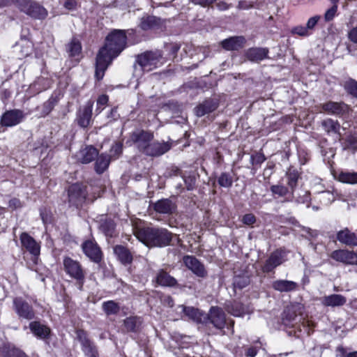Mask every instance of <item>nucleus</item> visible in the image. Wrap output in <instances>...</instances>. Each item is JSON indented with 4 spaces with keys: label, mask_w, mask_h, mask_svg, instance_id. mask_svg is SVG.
I'll use <instances>...</instances> for the list:
<instances>
[{
    "label": "nucleus",
    "mask_w": 357,
    "mask_h": 357,
    "mask_svg": "<svg viewBox=\"0 0 357 357\" xmlns=\"http://www.w3.org/2000/svg\"><path fill=\"white\" fill-rule=\"evenodd\" d=\"M127 36L123 30L115 29L106 38L105 45L96 56L95 76L101 80L112 61L126 48Z\"/></svg>",
    "instance_id": "f257e3e1"
},
{
    "label": "nucleus",
    "mask_w": 357,
    "mask_h": 357,
    "mask_svg": "<svg viewBox=\"0 0 357 357\" xmlns=\"http://www.w3.org/2000/svg\"><path fill=\"white\" fill-rule=\"evenodd\" d=\"M136 237L148 247H165L170 244L172 234L167 229L144 227L135 231Z\"/></svg>",
    "instance_id": "f03ea898"
},
{
    "label": "nucleus",
    "mask_w": 357,
    "mask_h": 357,
    "mask_svg": "<svg viewBox=\"0 0 357 357\" xmlns=\"http://www.w3.org/2000/svg\"><path fill=\"white\" fill-rule=\"evenodd\" d=\"M62 263L66 274L75 280L79 286V289H82L85 282L86 271L81 263L68 256L63 257Z\"/></svg>",
    "instance_id": "7ed1b4c3"
},
{
    "label": "nucleus",
    "mask_w": 357,
    "mask_h": 357,
    "mask_svg": "<svg viewBox=\"0 0 357 357\" xmlns=\"http://www.w3.org/2000/svg\"><path fill=\"white\" fill-rule=\"evenodd\" d=\"M15 6L22 13L32 18L43 20L47 16V10L33 0H15Z\"/></svg>",
    "instance_id": "20e7f679"
},
{
    "label": "nucleus",
    "mask_w": 357,
    "mask_h": 357,
    "mask_svg": "<svg viewBox=\"0 0 357 357\" xmlns=\"http://www.w3.org/2000/svg\"><path fill=\"white\" fill-rule=\"evenodd\" d=\"M161 59L162 54L160 51H150L139 55L137 62L144 72H149L158 68L160 63Z\"/></svg>",
    "instance_id": "39448f33"
},
{
    "label": "nucleus",
    "mask_w": 357,
    "mask_h": 357,
    "mask_svg": "<svg viewBox=\"0 0 357 357\" xmlns=\"http://www.w3.org/2000/svg\"><path fill=\"white\" fill-rule=\"evenodd\" d=\"M153 139V134L151 132L143 130H135L130 135V140L135 144L139 151L144 154Z\"/></svg>",
    "instance_id": "423d86ee"
},
{
    "label": "nucleus",
    "mask_w": 357,
    "mask_h": 357,
    "mask_svg": "<svg viewBox=\"0 0 357 357\" xmlns=\"http://www.w3.org/2000/svg\"><path fill=\"white\" fill-rule=\"evenodd\" d=\"M76 334L84 355L86 357H99L97 347L89 338L86 332L83 330H77Z\"/></svg>",
    "instance_id": "0eeeda50"
},
{
    "label": "nucleus",
    "mask_w": 357,
    "mask_h": 357,
    "mask_svg": "<svg viewBox=\"0 0 357 357\" xmlns=\"http://www.w3.org/2000/svg\"><path fill=\"white\" fill-rule=\"evenodd\" d=\"M86 195L87 192L85 186L79 183L73 184L68 189L69 203L73 206L79 207L85 202Z\"/></svg>",
    "instance_id": "6e6552de"
},
{
    "label": "nucleus",
    "mask_w": 357,
    "mask_h": 357,
    "mask_svg": "<svg viewBox=\"0 0 357 357\" xmlns=\"http://www.w3.org/2000/svg\"><path fill=\"white\" fill-rule=\"evenodd\" d=\"M13 309L20 318L27 320L33 319L35 312L33 307L21 297H16L13 299Z\"/></svg>",
    "instance_id": "1a4fd4ad"
},
{
    "label": "nucleus",
    "mask_w": 357,
    "mask_h": 357,
    "mask_svg": "<svg viewBox=\"0 0 357 357\" xmlns=\"http://www.w3.org/2000/svg\"><path fill=\"white\" fill-rule=\"evenodd\" d=\"M24 118L23 111L20 109H10L5 112L0 120L2 126L13 127L20 123Z\"/></svg>",
    "instance_id": "9d476101"
},
{
    "label": "nucleus",
    "mask_w": 357,
    "mask_h": 357,
    "mask_svg": "<svg viewBox=\"0 0 357 357\" xmlns=\"http://www.w3.org/2000/svg\"><path fill=\"white\" fill-rule=\"evenodd\" d=\"M331 257L336 261L346 265L357 266V252L347 249L336 250L332 252Z\"/></svg>",
    "instance_id": "9b49d317"
},
{
    "label": "nucleus",
    "mask_w": 357,
    "mask_h": 357,
    "mask_svg": "<svg viewBox=\"0 0 357 357\" xmlns=\"http://www.w3.org/2000/svg\"><path fill=\"white\" fill-rule=\"evenodd\" d=\"M82 248L86 256L91 261L96 263H98L101 261L102 252L94 241H85L82 245Z\"/></svg>",
    "instance_id": "f8f14e48"
},
{
    "label": "nucleus",
    "mask_w": 357,
    "mask_h": 357,
    "mask_svg": "<svg viewBox=\"0 0 357 357\" xmlns=\"http://www.w3.org/2000/svg\"><path fill=\"white\" fill-rule=\"evenodd\" d=\"M183 261L185 266L197 276L205 278L207 275V271L204 266L195 257L191 255L184 256Z\"/></svg>",
    "instance_id": "ddd939ff"
},
{
    "label": "nucleus",
    "mask_w": 357,
    "mask_h": 357,
    "mask_svg": "<svg viewBox=\"0 0 357 357\" xmlns=\"http://www.w3.org/2000/svg\"><path fill=\"white\" fill-rule=\"evenodd\" d=\"M22 245L24 248L31 255H32L36 259L40 255V245L36 241L31 237L28 233L23 232L20 236Z\"/></svg>",
    "instance_id": "4468645a"
},
{
    "label": "nucleus",
    "mask_w": 357,
    "mask_h": 357,
    "mask_svg": "<svg viewBox=\"0 0 357 357\" xmlns=\"http://www.w3.org/2000/svg\"><path fill=\"white\" fill-rule=\"evenodd\" d=\"M285 252L282 250H276L273 252L263 266V271L266 273L271 272L277 266L282 264L285 261Z\"/></svg>",
    "instance_id": "2eb2a0df"
},
{
    "label": "nucleus",
    "mask_w": 357,
    "mask_h": 357,
    "mask_svg": "<svg viewBox=\"0 0 357 357\" xmlns=\"http://www.w3.org/2000/svg\"><path fill=\"white\" fill-rule=\"evenodd\" d=\"M321 109L326 113L342 115L349 112V106L344 102L329 101L321 105Z\"/></svg>",
    "instance_id": "dca6fc26"
},
{
    "label": "nucleus",
    "mask_w": 357,
    "mask_h": 357,
    "mask_svg": "<svg viewBox=\"0 0 357 357\" xmlns=\"http://www.w3.org/2000/svg\"><path fill=\"white\" fill-rule=\"evenodd\" d=\"M98 155V152L96 148L86 146L76 153V158L80 162L87 164L93 161Z\"/></svg>",
    "instance_id": "f3484780"
},
{
    "label": "nucleus",
    "mask_w": 357,
    "mask_h": 357,
    "mask_svg": "<svg viewBox=\"0 0 357 357\" xmlns=\"http://www.w3.org/2000/svg\"><path fill=\"white\" fill-rule=\"evenodd\" d=\"M208 319L215 328L222 329L225 327L226 322L225 314L220 308L212 307L210 310Z\"/></svg>",
    "instance_id": "a211bd4d"
},
{
    "label": "nucleus",
    "mask_w": 357,
    "mask_h": 357,
    "mask_svg": "<svg viewBox=\"0 0 357 357\" xmlns=\"http://www.w3.org/2000/svg\"><path fill=\"white\" fill-rule=\"evenodd\" d=\"M153 208L157 213L170 215L175 212L176 205L169 199H162L154 204Z\"/></svg>",
    "instance_id": "6ab92c4d"
},
{
    "label": "nucleus",
    "mask_w": 357,
    "mask_h": 357,
    "mask_svg": "<svg viewBox=\"0 0 357 357\" xmlns=\"http://www.w3.org/2000/svg\"><path fill=\"white\" fill-rule=\"evenodd\" d=\"M171 149V144L168 142H151L146 150V155L150 156H160Z\"/></svg>",
    "instance_id": "aec40b11"
},
{
    "label": "nucleus",
    "mask_w": 357,
    "mask_h": 357,
    "mask_svg": "<svg viewBox=\"0 0 357 357\" xmlns=\"http://www.w3.org/2000/svg\"><path fill=\"white\" fill-rule=\"evenodd\" d=\"M29 328L37 338L41 340L47 339L51 333V329L40 321H31L29 325Z\"/></svg>",
    "instance_id": "412c9836"
},
{
    "label": "nucleus",
    "mask_w": 357,
    "mask_h": 357,
    "mask_svg": "<svg viewBox=\"0 0 357 357\" xmlns=\"http://www.w3.org/2000/svg\"><path fill=\"white\" fill-rule=\"evenodd\" d=\"M93 109V102L89 101L77 115V123L82 128L89 126Z\"/></svg>",
    "instance_id": "4be33fe9"
},
{
    "label": "nucleus",
    "mask_w": 357,
    "mask_h": 357,
    "mask_svg": "<svg viewBox=\"0 0 357 357\" xmlns=\"http://www.w3.org/2000/svg\"><path fill=\"white\" fill-rule=\"evenodd\" d=\"M337 239L339 242L348 246H357V234L348 228H344L337 233Z\"/></svg>",
    "instance_id": "5701e85b"
},
{
    "label": "nucleus",
    "mask_w": 357,
    "mask_h": 357,
    "mask_svg": "<svg viewBox=\"0 0 357 357\" xmlns=\"http://www.w3.org/2000/svg\"><path fill=\"white\" fill-rule=\"evenodd\" d=\"M321 127L328 135H336L339 139H341V126L337 120L326 119L321 121Z\"/></svg>",
    "instance_id": "b1692460"
},
{
    "label": "nucleus",
    "mask_w": 357,
    "mask_h": 357,
    "mask_svg": "<svg viewBox=\"0 0 357 357\" xmlns=\"http://www.w3.org/2000/svg\"><path fill=\"white\" fill-rule=\"evenodd\" d=\"M268 52L266 47H252L246 51L245 56L251 61L259 62L268 58Z\"/></svg>",
    "instance_id": "393cba45"
},
{
    "label": "nucleus",
    "mask_w": 357,
    "mask_h": 357,
    "mask_svg": "<svg viewBox=\"0 0 357 357\" xmlns=\"http://www.w3.org/2000/svg\"><path fill=\"white\" fill-rule=\"evenodd\" d=\"M245 43L243 36H234L222 41V47L229 51L238 50L242 48Z\"/></svg>",
    "instance_id": "a878e982"
},
{
    "label": "nucleus",
    "mask_w": 357,
    "mask_h": 357,
    "mask_svg": "<svg viewBox=\"0 0 357 357\" xmlns=\"http://www.w3.org/2000/svg\"><path fill=\"white\" fill-rule=\"evenodd\" d=\"M321 302L326 307H340L346 303L347 298L340 294H331L321 298Z\"/></svg>",
    "instance_id": "bb28decb"
},
{
    "label": "nucleus",
    "mask_w": 357,
    "mask_h": 357,
    "mask_svg": "<svg viewBox=\"0 0 357 357\" xmlns=\"http://www.w3.org/2000/svg\"><path fill=\"white\" fill-rule=\"evenodd\" d=\"M155 282L158 284L164 287H175L177 284L176 280L162 269L157 273Z\"/></svg>",
    "instance_id": "cd10ccee"
},
{
    "label": "nucleus",
    "mask_w": 357,
    "mask_h": 357,
    "mask_svg": "<svg viewBox=\"0 0 357 357\" xmlns=\"http://www.w3.org/2000/svg\"><path fill=\"white\" fill-rule=\"evenodd\" d=\"M298 284L290 280H279L273 283V288L280 292L292 291L296 290Z\"/></svg>",
    "instance_id": "c85d7f7f"
},
{
    "label": "nucleus",
    "mask_w": 357,
    "mask_h": 357,
    "mask_svg": "<svg viewBox=\"0 0 357 357\" xmlns=\"http://www.w3.org/2000/svg\"><path fill=\"white\" fill-rule=\"evenodd\" d=\"M218 107V104L213 100H206L195 108V113L197 116H203L209 114Z\"/></svg>",
    "instance_id": "c756f323"
},
{
    "label": "nucleus",
    "mask_w": 357,
    "mask_h": 357,
    "mask_svg": "<svg viewBox=\"0 0 357 357\" xmlns=\"http://www.w3.org/2000/svg\"><path fill=\"white\" fill-rule=\"evenodd\" d=\"M114 252L119 261L123 264H129L132 261V256L130 251L123 245H116Z\"/></svg>",
    "instance_id": "7c9ffc66"
},
{
    "label": "nucleus",
    "mask_w": 357,
    "mask_h": 357,
    "mask_svg": "<svg viewBox=\"0 0 357 357\" xmlns=\"http://www.w3.org/2000/svg\"><path fill=\"white\" fill-rule=\"evenodd\" d=\"M160 24V19L155 16H145L142 17L139 26L146 31L158 27Z\"/></svg>",
    "instance_id": "2f4dec72"
},
{
    "label": "nucleus",
    "mask_w": 357,
    "mask_h": 357,
    "mask_svg": "<svg viewBox=\"0 0 357 357\" xmlns=\"http://www.w3.org/2000/svg\"><path fill=\"white\" fill-rule=\"evenodd\" d=\"M2 357H29L23 351L14 346H5L1 351Z\"/></svg>",
    "instance_id": "473e14b6"
},
{
    "label": "nucleus",
    "mask_w": 357,
    "mask_h": 357,
    "mask_svg": "<svg viewBox=\"0 0 357 357\" xmlns=\"http://www.w3.org/2000/svg\"><path fill=\"white\" fill-rule=\"evenodd\" d=\"M226 309L229 313L236 317H241L245 313L243 305L236 301L227 303Z\"/></svg>",
    "instance_id": "72a5a7b5"
},
{
    "label": "nucleus",
    "mask_w": 357,
    "mask_h": 357,
    "mask_svg": "<svg viewBox=\"0 0 357 357\" xmlns=\"http://www.w3.org/2000/svg\"><path fill=\"white\" fill-rule=\"evenodd\" d=\"M296 202L298 204H308L310 201V194L307 190L298 189L291 192Z\"/></svg>",
    "instance_id": "f704fd0d"
},
{
    "label": "nucleus",
    "mask_w": 357,
    "mask_h": 357,
    "mask_svg": "<svg viewBox=\"0 0 357 357\" xmlns=\"http://www.w3.org/2000/svg\"><path fill=\"white\" fill-rule=\"evenodd\" d=\"M110 159L109 155L106 154L99 155L95 164L96 172L102 174L108 167Z\"/></svg>",
    "instance_id": "c9c22d12"
},
{
    "label": "nucleus",
    "mask_w": 357,
    "mask_h": 357,
    "mask_svg": "<svg viewBox=\"0 0 357 357\" xmlns=\"http://www.w3.org/2000/svg\"><path fill=\"white\" fill-rule=\"evenodd\" d=\"M337 178L342 183L357 184V172H341L339 173Z\"/></svg>",
    "instance_id": "e433bc0d"
},
{
    "label": "nucleus",
    "mask_w": 357,
    "mask_h": 357,
    "mask_svg": "<svg viewBox=\"0 0 357 357\" xmlns=\"http://www.w3.org/2000/svg\"><path fill=\"white\" fill-rule=\"evenodd\" d=\"M296 318V311L292 307H287L283 312L282 321L287 326H294V322H295Z\"/></svg>",
    "instance_id": "4c0bfd02"
},
{
    "label": "nucleus",
    "mask_w": 357,
    "mask_h": 357,
    "mask_svg": "<svg viewBox=\"0 0 357 357\" xmlns=\"http://www.w3.org/2000/svg\"><path fill=\"white\" fill-rule=\"evenodd\" d=\"M100 229L106 236L112 237L115 232V223L112 220H106L101 222Z\"/></svg>",
    "instance_id": "58836bf2"
},
{
    "label": "nucleus",
    "mask_w": 357,
    "mask_h": 357,
    "mask_svg": "<svg viewBox=\"0 0 357 357\" xmlns=\"http://www.w3.org/2000/svg\"><path fill=\"white\" fill-rule=\"evenodd\" d=\"M181 307L182 308V311L183 312L184 314L189 319L195 321H200L202 314L198 309H196L193 307H186L184 305H181Z\"/></svg>",
    "instance_id": "ea45409f"
},
{
    "label": "nucleus",
    "mask_w": 357,
    "mask_h": 357,
    "mask_svg": "<svg viewBox=\"0 0 357 357\" xmlns=\"http://www.w3.org/2000/svg\"><path fill=\"white\" fill-rule=\"evenodd\" d=\"M102 307L107 315L116 314L120 310V306L114 301L104 302Z\"/></svg>",
    "instance_id": "a19ab883"
},
{
    "label": "nucleus",
    "mask_w": 357,
    "mask_h": 357,
    "mask_svg": "<svg viewBox=\"0 0 357 357\" xmlns=\"http://www.w3.org/2000/svg\"><path fill=\"white\" fill-rule=\"evenodd\" d=\"M67 50L69 53L70 56H75L79 55L82 51V45L79 41L75 38L68 43L67 46Z\"/></svg>",
    "instance_id": "79ce46f5"
},
{
    "label": "nucleus",
    "mask_w": 357,
    "mask_h": 357,
    "mask_svg": "<svg viewBox=\"0 0 357 357\" xmlns=\"http://www.w3.org/2000/svg\"><path fill=\"white\" fill-rule=\"evenodd\" d=\"M140 324L139 318L130 317L124 320V326L128 332L137 331Z\"/></svg>",
    "instance_id": "37998d69"
},
{
    "label": "nucleus",
    "mask_w": 357,
    "mask_h": 357,
    "mask_svg": "<svg viewBox=\"0 0 357 357\" xmlns=\"http://www.w3.org/2000/svg\"><path fill=\"white\" fill-rule=\"evenodd\" d=\"M218 184L223 188H229L233 183V178L229 173L223 172L218 178Z\"/></svg>",
    "instance_id": "c03bdc74"
},
{
    "label": "nucleus",
    "mask_w": 357,
    "mask_h": 357,
    "mask_svg": "<svg viewBox=\"0 0 357 357\" xmlns=\"http://www.w3.org/2000/svg\"><path fill=\"white\" fill-rule=\"evenodd\" d=\"M343 86L347 93L357 98V81L349 79L344 83Z\"/></svg>",
    "instance_id": "a18cd8bd"
},
{
    "label": "nucleus",
    "mask_w": 357,
    "mask_h": 357,
    "mask_svg": "<svg viewBox=\"0 0 357 357\" xmlns=\"http://www.w3.org/2000/svg\"><path fill=\"white\" fill-rule=\"evenodd\" d=\"M271 191L273 195L282 197L287 195L289 190L287 187L281 185H274L271 187Z\"/></svg>",
    "instance_id": "49530a36"
},
{
    "label": "nucleus",
    "mask_w": 357,
    "mask_h": 357,
    "mask_svg": "<svg viewBox=\"0 0 357 357\" xmlns=\"http://www.w3.org/2000/svg\"><path fill=\"white\" fill-rule=\"evenodd\" d=\"M298 179V173L296 170L289 171L287 173V184L291 188L292 191L297 185Z\"/></svg>",
    "instance_id": "de8ad7c7"
},
{
    "label": "nucleus",
    "mask_w": 357,
    "mask_h": 357,
    "mask_svg": "<svg viewBox=\"0 0 357 357\" xmlns=\"http://www.w3.org/2000/svg\"><path fill=\"white\" fill-rule=\"evenodd\" d=\"M123 145L120 142H116L110 149L109 158L116 159L122 153Z\"/></svg>",
    "instance_id": "09e8293b"
},
{
    "label": "nucleus",
    "mask_w": 357,
    "mask_h": 357,
    "mask_svg": "<svg viewBox=\"0 0 357 357\" xmlns=\"http://www.w3.org/2000/svg\"><path fill=\"white\" fill-rule=\"evenodd\" d=\"M248 282L249 280L248 278L236 276L234 278V285L236 288L243 289L248 285Z\"/></svg>",
    "instance_id": "8fccbe9b"
},
{
    "label": "nucleus",
    "mask_w": 357,
    "mask_h": 357,
    "mask_svg": "<svg viewBox=\"0 0 357 357\" xmlns=\"http://www.w3.org/2000/svg\"><path fill=\"white\" fill-rule=\"evenodd\" d=\"M265 160L266 158L262 153H257L250 157V162L252 165H260Z\"/></svg>",
    "instance_id": "3c124183"
},
{
    "label": "nucleus",
    "mask_w": 357,
    "mask_h": 357,
    "mask_svg": "<svg viewBox=\"0 0 357 357\" xmlns=\"http://www.w3.org/2000/svg\"><path fill=\"white\" fill-rule=\"evenodd\" d=\"M108 100L109 98L107 95H102L98 97L97 100V108L96 109L98 113L101 112V111L104 109L105 106L108 102Z\"/></svg>",
    "instance_id": "603ef678"
},
{
    "label": "nucleus",
    "mask_w": 357,
    "mask_h": 357,
    "mask_svg": "<svg viewBox=\"0 0 357 357\" xmlns=\"http://www.w3.org/2000/svg\"><path fill=\"white\" fill-rule=\"evenodd\" d=\"M60 3L68 10H76L78 6L77 0H60Z\"/></svg>",
    "instance_id": "864d4df0"
},
{
    "label": "nucleus",
    "mask_w": 357,
    "mask_h": 357,
    "mask_svg": "<svg viewBox=\"0 0 357 357\" xmlns=\"http://www.w3.org/2000/svg\"><path fill=\"white\" fill-rule=\"evenodd\" d=\"M291 33L301 36H307L310 34V31H308V29L303 26H297L293 28Z\"/></svg>",
    "instance_id": "5fc2aeb1"
},
{
    "label": "nucleus",
    "mask_w": 357,
    "mask_h": 357,
    "mask_svg": "<svg viewBox=\"0 0 357 357\" xmlns=\"http://www.w3.org/2000/svg\"><path fill=\"white\" fill-rule=\"evenodd\" d=\"M337 10V5L334 4L330 9H328L324 15L325 20L328 22L333 19Z\"/></svg>",
    "instance_id": "6e6d98bb"
},
{
    "label": "nucleus",
    "mask_w": 357,
    "mask_h": 357,
    "mask_svg": "<svg viewBox=\"0 0 357 357\" xmlns=\"http://www.w3.org/2000/svg\"><path fill=\"white\" fill-rule=\"evenodd\" d=\"M302 326L305 329V332L309 335L312 332L313 328L315 326L314 323L309 319H303Z\"/></svg>",
    "instance_id": "4d7b16f0"
},
{
    "label": "nucleus",
    "mask_w": 357,
    "mask_h": 357,
    "mask_svg": "<svg viewBox=\"0 0 357 357\" xmlns=\"http://www.w3.org/2000/svg\"><path fill=\"white\" fill-rule=\"evenodd\" d=\"M242 222L247 225H252L256 222L255 216L252 213H248L243 216Z\"/></svg>",
    "instance_id": "13d9d810"
},
{
    "label": "nucleus",
    "mask_w": 357,
    "mask_h": 357,
    "mask_svg": "<svg viewBox=\"0 0 357 357\" xmlns=\"http://www.w3.org/2000/svg\"><path fill=\"white\" fill-rule=\"evenodd\" d=\"M54 104L53 101L51 100H48L45 102L43 105V114L44 116L47 115L53 109Z\"/></svg>",
    "instance_id": "bf43d9fd"
},
{
    "label": "nucleus",
    "mask_w": 357,
    "mask_h": 357,
    "mask_svg": "<svg viewBox=\"0 0 357 357\" xmlns=\"http://www.w3.org/2000/svg\"><path fill=\"white\" fill-rule=\"evenodd\" d=\"M319 19H320V16L316 15L312 17H310L308 20V21L307 22L306 28L308 29L309 31L314 29V27L316 26V24H317Z\"/></svg>",
    "instance_id": "052dcab7"
},
{
    "label": "nucleus",
    "mask_w": 357,
    "mask_h": 357,
    "mask_svg": "<svg viewBox=\"0 0 357 357\" xmlns=\"http://www.w3.org/2000/svg\"><path fill=\"white\" fill-rule=\"evenodd\" d=\"M252 7V3L251 1H248L246 0H241L238 1L237 8L239 10H248Z\"/></svg>",
    "instance_id": "680f3d73"
},
{
    "label": "nucleus",
    "mask_w": 357,
    "mask_h": 357,
    "mask_svg": "<svg viewBox=\"0 0 357 357\" xmlns=\"http://www.w3.org/2000/svg\"><path fill=\"white\" fill-rule=\"evenodd\" d=\"M348 38L352 43L357 44V26L355 27H353L348 32Z\"/></svg>",
    "instance_id": "e2e57ef3"
},
{
    "label": "nucleus",
    "mask_w": 357,
    "mask_h": 357,
    "mask_svg": "<svg viewBox=\"0 0 357 357\" xmlns=\"http://www.w3.org/2000/svg\"><path fill=\"white\" fill-rule=\"evenodd\" d=\"M216 1L217 0H192V2H194L196 4H199L202 6H209L210 4L213 3Z\"/></svg>",
    "instance_id": "0e129e2a"
},
{
    "label": "nucleus",
    "mask_w": 357,
    "mask_h": 357,
    "mask_svg": "<svg viewBox=\"0 0 357 357\" xmlns=\"http://www.w3.org/2000/svg\"><path fill=\"white\" fill-rule=\"evenodd\" d=\"M216 6L220 10H226L231 7V4H228L225 1H220L216 4Z\"/></svg>",
    "instance_id": "69168bd1"
},
{
    "label": "nucleus",
    "mask_w": 357,
    "mask_h": 357,
    "mask_svg": "<svg viewBox=\"0 0 357 357\" xmlns=\"http://www.w3.org/2000/svg\"><path fill=\"white\" fill-rule=\"evenodd\" d=\"M321 196L323 199H327L330 202L334 200V197L329 191L322 192Z\"/></svg>",
    "instance_id": "338daca9"
},
{
    "label": "nucleus",
    "mask_w": 357,
    "mask_h": 357,
    "mask_svg": "<svg viewBox=\"0 0 357 357\" xmlns=\"http://www.w3.org/2000/svg\"><path fill=\"white\" fill-rule=\"evenodd\" d=\"M31 51V46L29 43H26V47L22 51V56H27L30 54Z\"/></svg>",
    "instance_id": "774afa93"
}]
</instances>
